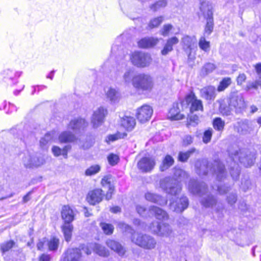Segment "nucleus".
Returning a JSON list of instances; mask_svg holds the SVG:
<instances>
[{
	"mask_svg": "<svg viewBox=\"0 0 261 261\" xmlns=\"http://www.w3.org/2000/svg\"><path fill=\"white\" fill-rule=\"evenodd\" d=\"M118 226L119 227V228H120L121 229H122V230L124 231H128L130 233H132V232L133 231L132 227L128 225L123 222H119L118 224Z\"/></svg>",
	"mask_w": 261,
	"mask_h": 261,
	"instance_id": "57",
	"label": "nucleus"
},
{
	"mask_svg": "<svg viewBox=\"0 0 261 261\" xmlns=\"http://www.w3.org/2000/svg\"><path fill=\"white\" fill-rule=\"evenodd\" d=\"M52 152L56 156H59L62 155V149L58 146H54L51 148Z\"/></svg>",
	"mask_w": 261,
	"mask_h": 261,
	"instance_id": "61",
	"label": "nucleus"
},
{
	"mask_svg": "<svg viewBox=\"0 0 261 261\" xmlns=\"http://www.w3.org/2000/svg\"><path fill=\"white\" fill-rule=\"evenodd\" d=\"M145 198L147 201L160 205H165L167 202V200L162 196L151 192H147L145 194Z\"/></svg>",
	"mask_w": 261,
	"mask_h": 261,
	"instance_id": "25",
	"label": "nucleus"
},
{
	"mask_svg": "<svg viewBox=\"0 0 261 261\" xmlns=\"http://www.w3.org/2000/svg\"><path fill=\"white\" fill-rule=\"evenodd\" d=\"M59 140L61 143L72 142L75 140V137L70 132L65 131L59 135Z\"/></svg>",
	"mask_w": 261,
	"mask_h": 261,
	"instance_id": "34",
	"label": "nucleus"
},
{
	"mask_svg": "<svg viewBox=\"0 0 261 261\" xmlns=\"http://www.w3.org/2000/svg\"><path fill=\"white\" fill-rule=\"evenodd\" d=\"M199 121V117L197 115H191L189 117V121L188 124L190 125H195L198 124Z\"/></svg>",
	"mask_w": 261,
	"mask_h": 261,
	"instance_id": "60",
	"label": "nucleus"
},
{
	"mask_svg": "<svg viewBox=\"0 0 261 261\" xmlns=\"http://www.w3.org/2000/svg\"><path fill=\"white\" fill-rule=\"evenodd\" d=\"M14 244L15 243L13 241H8L1 245V249L3 252H7L13 247Z\"/></svg>",
	"mask_w": 261,
	"mask_h": 261,
	"instance_id": "50",
	"label": "nucleus"
},
{
	"mask_svg": "<svg viewBox=\"0 0 261 261\" xmlns=\"http://www.w3.org/2000/svg\"><path fill=\"white\" fill-rule=\"evenodd\" d=\"M216 68L215 64L211 63H206L201 68L200 74L202 76H206L213 72Z\"/></svg>",
	"mask_w": 261,
	"mask_h": 261,
	"instance_id": "36",
	"label": "nucleus"
},
{
	"mask_svg": "<svg viewBox=\"0 0 261 261\" xmlns=\"http://www.w3.org/2000/svg\"><path fill=\"white\" fill-rule=\"evenodd\" d=\"M150 230L154 234L163 237H170L173 231L171 226L166 223L153 222L149 226Z\"/></svg>",
	"mask_w": 261,
	"mask_h": 261,
	"instance_id": "10",
	"label": "nucleus"
},
{
	"mask_svg": "<svg viewBox=\"0 0 261 261\" xmlns=\"http://www.w3.org/2000/svg\"><path fill=\"white\" fill-rule=\"evenodd\" d=\"M188 189L190 193L200 197V202L205 207H212L217 202L216 198L211 194L204 182H199L194 179L190 180Z\"/></svg>",
	"mask_w": 261,
	"mask_h": 261,
	"instance_id": "3",
	"label": "nucleus"
},
{
	"mask_svg": "<svg viewBox=\"0 0 261 261\" xmlns=\"http://www.w3.org/2000/svg\"><path fill=\"white\" fill-rule=\"evenodd\" d=\"M107 159L109 164L112 166L116 165L119 161V156L117 155L114 153L110 154L108 156Z\"/></svg>",
	"mask_w": 261,
	"mask_h": 261,
	"instance_id": "49",
	"label": "nucleus"
},
{
	"mask_svg": "<svg viewBox=\"0 0 261 261\" xmlns=\"http://www.w3.org/2000/svg\"><path fill=\"white\" fill-rule=\"evenodd\" d=\"M91 247L93 252L100 256L107 257L110 255L109 251L105 246L99 244L93 243Z\"/></svg>",
	"mask_w": 261,
	"mask_h": 261,
	"instance_id": "30",
	"label": "nucleus"
},
{
	"mask_svg": "<svg viewBox=\"0 0 261 261\" xmlns=\"http://www.w3.org/2000/svg\"><path fill=\"white\" fill-rule=\"evenodd\" d=\"M148 212H149L148 217L154 216L159 220H166L168 218L166 212L155 206H150L148 208Z\"/></svg>",
	"mask_w": 261,
	"mask_h": 261,
	"instance_id": "22",
	"label": "nucleus"
},
{
	"mask_svg": "<svg viewBox=\"0 0 261 261\" xmlns=\"http://www.w3.org/2000/svg\"><path fill=\"white\" fill-rule=\"evenodd\" d=\"M225 122L220 118H216L213 120L214 128L218 131H222L224 129Z\"/></svg>",
	"mask_w": 261,
	"mask_h": 261,
	"instance_id": "43",
	"label": "nucleus"
},
{
	"mask_svg": "<svg viewBox=\"0 0 261 261\" xmlns=\"http://www.w3.org/2000/svg\"><path fill=\"white\" fill-rule=\"evenodd\" d=\"M160 188L167 194L176 196L182 190L181 183L175 178L167 176L160 180Z\"/></svg>",
	"mask_w": 261,
	"mask_h": 261,
	"instance_id": "6",
	"label": "nucleus"
},
{
	"mask_svg": "<svg viewBox=\"0 0 261 261\" xmlns=\"http://www.w3.org/2000/svg\"><path fill=\"white\" fill-rule=\"evenodd\" d=\"M35 162L37 165H32V167H38L43 165L44 162V159L40 154L33 153L32 163Z\"/></svg>",
	"mask_w": 261,
	"mask_h": 261,
	"instance_id": "46",
	"label": "nucleus"
},
{
	"mask_svg": "<svg viewBox=\"0 0 261 261\" xmlns=\"http://www.w3.org/2000/svg\"><path fill=\"white\" fill-rule=\"evenodd\" d=\"M183 49L188 54L190 58L192 50L196 46V39L195 37L185 36L181 41Z\"/></svg>",
	"mask_w": 261,
	"mask_h": 261,
	"instance_id": "15",
	"label": "nucleus"
},
{
	"mask_svg": "<svg viewBox=\"0 0 261 261\" xmlns=\"http://www.w3.org/2000/svg\"><path fill=\"white\" fill-rule=\"evenodd\" d=\"M195 168L197 173L199 175L207 174L209 170L214 172L219 183L213 186L212 188L216 190L219 194H225L230 190V186H228L225 182L226 174L224 166L220 162L215 161L213 164H210L206 160H198L195 163Z\"/></svg>",
	"mask_w": 261,
	"mask_h": 261,
	"instance_id": "1",
	"label": "nucleus"
},
{
	"mask_svg": "<svg viewBox=\"0 0 261 261\" xmlns=\"http://www.w3.org/2000/svg\"><path fill=\"white\" fill-rule=\"evenodd\" d=\"M199 46L205 52H208L210 49V43L206 40L204 36L201 37L199 40Z\"/></svg>",
	"mask_w": 261,
	"mask_h": 261,
	"instance_id": "41",
	"label": "nucleus"
},
{
	"mask_svg": "<svg viewBox=\"0 0 261 261\" xmlns=\"http://www.w3.org/2000/svg\"><path fill=\"white\" fill-rule=\"evenodd\" d=\"M2 75L5 82L8 85H13L17 82V78L20 75V73L6 69L2 73Z\"/></svg>",
	"mask_w": 261,
	"mask_h": 261,
	"instance_id": "20",
	"label": "nucleus"
},
{
	"mask_svg": "<svg viewBox=\"0 0 261 261\" xmlns=\"http://www.w3.org/2000/svg\"><path fill=\"white\" fill-rule=\"evenodd\" d=\"M186 101L188 104L191 103L190 111L193 113L196 111H203L202 101L197 99L194 93L191 92L186 97Z\"/></svg>",
	"mask_w": 261,
	"mask_h": 261,
	"instance_id": "18",
	"label": "nucleus"
},
{
	"mask_svg": "<svg viewBox=\"0 0 261 261\" xmlns=\"http://www.w3.org/2000/svg\"><path fill=\"white\" fill-rule=\"evenodd\" d=\"M251 186V181L249 179H245L242 181V187L244 191L250 188Z\"/></svg>",
	"mask_w": 261,
	"mask_h": 261,
	"instance_id": "62",
	"label": "nucleus"
},
{
	"mask_svg": "<svg viewBox=\"0 0 261 261\" xmlns=\"http://www.w3.org/2000/svg\"><path fill=\"white\" fill-rule=\"evenodd\" d=\"M114 190V187L112 185H109V190L106 195V199L107 200H109L111 199Z\"/></svg>",
	"mask_w": 261,
	"mask_h": 261,
	"instance_id": "64",
	"label": "nucleus"
},
{
	"mask_svg": "<svg viewBox=\"0 0 261 261\" xmlns=\"http://www.w3.org/2000/svg\"><path fill=\"white\" fill-rule=\"evenodd\" d=\"M174 163L173 158L170 155H166L160 165V170L165 171L172 166Z\"/></svg>",
	"mask_w": 261,
	"mask_h": 261,
	"instance_id": "32",
	"label": "nucleus"
},
{
	"mask_svg": "<svg viewBox=\"0 0 261 261\" xmlns=\"http://www.w3.org/2000/svg\"><path fill=\"white\" fill-rule=\"evenodd\" d=\"M130 59L134 65L140 68L148 66L152 61L149 54L142 51H135L132 54Z\"/></svg>",
	"mask_w": 261,
	"mask_h": 261,
	"instance_id": "9",
	"label": "nucleus"
},
{
	"mask_svg": "<svg viewBox=\"0 0 261 261\" xmlns=\"http://www.w3.org/2000/svg\"><path fill=\"white\" fill-rule=\"evenodd\" d=\"M159 42V39L156 37H144L140 40L138 42V46L142 48H148L154 47Z\"/></svg>",
	"mask_w": 261,
	"mask_h": 261,
	"instance_id": "23",
	"label": "nucleus"
},
{
	"mask_svg": "<svg viewBox=\"0 0 261 261\" xmlns=\"http://www.w3.org/2000/svg\"><path fill=\"white\" fill-rule=\"evenodd\" d=\"M195 151V149L192 148L186 152H180L178 156V160L182 162H186Z\"/></svg>",
	"mask_w": 261,
	"mask_h": 261,
	"instance_id": "39",
	"label": "nucleus"
},
{
	"mask_svg": "<svg viewBox=\"0 0 261 261\" xmlns=\"http://www.w3.org/2000/svg\"><path fill=\"white\" fill-rule=\"evenodd\" d=\"M87 125V123L85 119L79 118L72 120L68 125V127L76 131L84 128Z\"/></svg>",
	"mask_w": 261,
	"mask_h": 261,
	"instance_id": "29",
	"label": "nucleus"
},
{
	"mask_svg": "<svg viewBox=\"0 0 261 261\" xmlns=\"http://www.w3.org/2000/svg\"><path fill=\"white\" fill-rule=\"evenodd\" d=\"M173 29L172 25L170 24H164L160 31V34L163 36H167L169 35V32Z\"/></svg>",
	"mask_w": 261,
	"mask_h": 261,
	"instance_id": "55",
	"label": "nucleus"
},
{
	"mask_svg": "<svg viewBox=\"0 0 261 261\" xmlns=\"http://www.w3.org/2000/svg\"><path fill=\"white\" fill-rule=\"evenodd\" d=\"M107 246L117 253L119 256H123L126 253L125 248L118 242L109 239L106 242Z\"/></svg>",
	"mask_w": 261,
	"mask_h": 261,
	"instance_id": "19",
	"label": "nucleus"
},
{
	"mask_svg": "<svg viewBox=\"0 0 261 261\" xmlns=\"http://www.w3.org/2000/svg\"><path fill=\"white\" fill-rule=\"evenodd\" d=\"M231 83V80L230 77L224 78L220 83V84L217 89L218 91L219 92L224 91L230 85Z\"/></svg>",
	"mask_w": 261,
	"mask_h": 261,
	"instance_id": "45",
	"label": "nucleus"
},
{
	"mask_svg": "<svg viewBox=\"0 0 261 261\" xmlns=\"http://www.w3.org/2000/svg\"><path fill=\"white\" fill-rule=\"evenodd\" d=\"M167 5V2L165 0H161L151 6L150 8L154 11H157L161 8L165 7Z\"/></svg>",
	"mask_w": 261,
	"mask_h": 261,
	"instance_id": "52",
	"label": "nucleus"
},
{
	"mask_svg": "<svg viewBox=\"0 0 261 261\" xmlns=\"http://www.w3.org/2000/svg\"><path fill=\"white\" fill-rule=\"evenodd\" d=\"M189 205V200L186 196H182L175 201L171 202L169 207L171 210L176 213H181Z\"/></svg>",
	"mask_w": 261,
	"mask_h": 261,
	"instance_id": "12",
	"label": "nucleus"
},
{
	"mask_svg": "<svg viewBox=\"0 0 261 261\" xmlns=\"http://www.w3.org/2000/svg\"><path fill=\"white\" fill-rule=\"evenodd\" d=\"M133 85L138 90L151 91L154 85L153 77L148 73H138L133 77Z\"/></svg>",
	"mask_w": 261,
	"mask_h": 261,
	"instance_id": "7",
	"label": "nucleus"
},
{
	"mask_svg": "<svg viewBox=\"0 0 261 261\" xmlns=\"http://www.w3.org/2000/svg\"><path fill=\"white\" fill-rule=\"evenodd\" d=\"M212 129H209L204 132L203 136V141L204 143H207L211 141L212 136Z\"/></svg>",
	"mask_w": 261,
	"mask_h": 261,
	"instance_id": "56",
	"label": "nucleus"
},
{
	"mask_svg": "<svg viewBox=\"0 0 261 261\" xmlns=\"http://www.w3.org/2000/svg\"><path fill=\"white\" fill-rule=\"evenodd\" d=\"M229 155L233 160L230 168V173L233 180H237L240 173V168L236 163L235 159H238L240 162L246 167L252 166L255 159V153L245 148L240 149L239 151H236L234 153L230 152Z\"/></svg>",
	"mask_w": 261,
	"mask_h": 261,
	"instance_id": "2",
	"label": "nucleus"
},
{
	"mask_svg": "<svg viewBox=\"0 0 261 261\" xmlns=\"http://www.w3.org/2000/svg\"><path fill=\"white\" fill-rule=\"evenodd\" d=\"M168 118L173 120H180L184 118V115L180 113L179 104L173 103L172 107L169 111Z\"/></svg>",
	"mask_w": 261,
	"mask_h": 261,
	"instance_id": "26",
	"label": "nucleus"
},
{
	"mask_svg": "<svg viewBox=\"0 0 261 261\" xmlns=\"http://www.w3.org/2000/svg\"><path fill=\"white\" fill-rule=\"evenodd\" d=\"M71 222H65L62 226V230L64 233L65 239L67 242L70 241L73 230V226Z\"/></svg>",
	"mask_w": 261,
	"mask_h": 261,
	"instance_id": "33",
	"label": "nucleus"
},
{
	"mask_svg": "<svg viewBox=\"0 0 261 261\" xmlns=\"http://www.w3.org/2000/svg\"><path fill=\"white\" fill-rule=\"evenodd\" d=\"M246 80V75L242 73H240L237 77V82L238 85H242Z\"/></svg>",
	"mask_w": 261,
	"mask_h": 261,
	"instance_id": "59",
	"label": "nucleus"
},
{
	"mask_svg": "<svg viewBox=\"0 0 261 261\" xmlns=\"http://www.w3.org/2000/svg\"><path fill=\"white\" fill-rule=\"evenodd\" d=\"M238 124V132L240 134H250L254 130L252 122L247 119L239 122Z\"/></svg>",
	"mask_w": 261,
	"mask_h": 261,
	"instance_id": "21",
	"label": "nucleus"
},
{
	"mask_svg": "<svg viewBox=\"0 0 261 261\" xmlns=\"http://www.w3.org/2000/svg\"><path fill=\"white\" fill-rule=\"evenodd\" d=\"M153 113V110L151 107L145 105L138 108L136 113V117L141 123L148 121Z\"/></svg>",
	"mask_w": 261,
	"mask_h": 261,
	"instance_id": "11",
	"label": "nucleus"
},
{
	"mask_svg": "<svg viewBox=\"0 0 261 261\" xmlns=\"http://www.w3.org/2000/svg\"><path fill=\"white\" fill-rule=\"evenodd\" d=\"M200 9L202 12L204 18L206 20L204 28V35L208 36L212 33L214 29L213 13L212 8L206 3H202L201 4Z\"/></svg>",
	"mask_w": 261,
	"mask_h": 261,
	"instance_id": "8",
	"label": "nucleus"
},
{
	"mask_svg": "<svg viewBox=\"0 0 261 261\" xmlns=\"http://www.w3.org/2000/svg\"><path fill=\"white\" fill-rule=\"evenodd\" d=\"M179 42L176 37H172L167 39L163 49L161 50V54L163 56L168 55L173 49V46L177 44Z\"/></svg>",
	"mask_w": 261,
	"mask_h": 261,
	"instance_id": "27",
	"label": "nucleus"
},
{
	"mask_svg": "<svg viewBox=\"0 0 261 261\" xmlns=\"http://www.w3.org/2000/svg\"><path fill=\"white\" fill-rule=\"evenodd\" d=\"M200 94L201 97L207 100H214L216 96V89L212 86L205 87L200 90Z\"/></svg>",
	"mask_w": 261,
	"mask_h": 261,
	"instance_id": "24",
	"label": "nucleus"
},
{
	"mask_svg": "<svg viewBox=\"0 0 261 261\" xmlns=\"http://www.w3.org/2000/svg\"><path fill=\"white\" fill-rule=\"evenodd\" d=\"M107 115V110L101 107L95 110L93 114L91 122L95 128L102 124L106 116Z\"/></svg>",
	"mask_w": 261,
	"mask_h": 261,
	"instance_id": "13",
	"label": "nucleus"
},
{
	"mask_svg": "<svg viewBox=\"0 0 261 261\" xmlns=\"http://www.w3.org/2000/svg\"><path fill=\"white\" fill-rule=\"evenodd\" d=\"M193 142V138L190 135L186 136L183 139V143L185 146L191 144Z\"/></svg>",
	"mask_w": 261,
	"mask_h": 261,
	"instance_id": "63",
	"label": "nucleus"
},
{
	"mask_svg": "<svg viewBox=\"0 0 261 261\" xmlns=\"http://www.w3.org/2000/svg\"><path fill=\"white\" fill-rule=\"evenodd\" d=\"M134 73V71L133 68L127 69L125 71L123 76V80L125 84H129L130 83L133 84V77L135 76Z\"/></svg>",
	"mask_w": 261,
	"mask_h": 261,
	"instance_id": "38",
	"label": "nucleus"
},
{
	"mask_svg": "<svg viewBox=\"0 0 261 261\" xmlns=\"http://www.w3.org/2000/svg\"><path fill=\"white\" fill-rule=\"evenodd\" d=\"M163 20L164 17L163 16L154 18L150 20L148 27L150 29L157 28L163 22Z\"/></svg>",
	"mask_w": 261,
	"mask_h": 261,
	"instance_id": "40",
	"label": "nucleus"
},
{
	"mask_svg": "<svg viewBox=\"0 0 261 261\" xmlns=\"http://www.w3.org/2000/svg\"><path fill=\"white\" fill-rule=\"evenodd\" d=\"M226 200L230 205H233L237 201V195L236 193H230L227 196Z\"/></svg>",
	"mask_w": 261,
	"mask_h": 261,
	"instance_id": "54",
	"label": "nucleus"
},
{
	"mask_svg": "<svg viewBox=\"0 0 261 261\" xmlns=\"http://www.w3.org/2000/svg\"><path fill=\"white\" fill-rule=\"evenodd\" d=\"M246 109V104L242 94L233 92L230 94L227 103L223 102L220 105L219 111L223 116H230L232 111L236 114H242Z\"/></svg>",
	"mask_w": 261,
	"mask_h": 261,
	"instance_id": "4",
	"label": "nucleus"
},
{
	"mask_svg": "<svg viewBox=\"0 0 261 261\" xmlns=\"http://www.w3.org/2000/svg\"><path fill=\"white\" fill-rule=\"evenodd\" d=\"M82 253L77 248L68 249L63 255L61 261H80Z\"/></svg>",
	"mask_w": 261,
	"mask_h": 261,
	"instance_id": "16",
	"label": "nucleus"
},
{
	"mask_svg": "<svg viewBox=\"0 0 261 261\" xmlns=\"http://www.w3.org/2000/svg\"><path fill=\"white\" fill-rule=\"evenodd\" d=\"M59 244V240L56 238H52L47 241V245L50 251H56Z\"/></svg>",
	"mask_w": 261,
	"mask_h": 261,
	"instance_id": "42",
	"label": "nucleus"
},
{
	"mask_svg": "<svg viewBox=\"0 0 261 261\" xmlns=\"http://www.w3.org/2000/svg\"><path fill=\"white\" fill-rule=\"evenodd\" d=\"M155 165L154 159L150 157L142 158L137 164L139 169L145 173L150 172L154 168Z\"/></svg>",
	"mask_w": 261,
	"mask_h": 261,
	"instance_id": "14",
	"label": "nucleus"
},
{
	"mask_svg": "<svg viewBox=\"0 0 261 261\" xmlns=\"http://www.w3.org/2000/svg\"><path fill=\"white\" fill-rule=\"evenodd\" d=\"M100 169V167L98 165L91 166L88 168L85 172L86 175L91 176L98 173Z\"/></svg>",
	"mask_w": 261,
	"mask_h": 261,
	"instance_id": "48",
	"label": "nucleus"
},
{
	"mask_svg": "<svg viewBox=\"0 0 261 261\" xmlns=\"http://www.w3.org/2000/svg\"><path fill=\"white\" fill-rule=\"evenodd\" d=\"M93 243H89L87 244H83L80 246L78 249H80L81 251H83L86 254L90 255L91 254V249H92V247L91 245H93Z\"/></svg>",
	"mask_w": 261,
	"mask_h": 261,
	"instance_id": "53",
	"label": "nucleus"
},
{
	"mask_svg": "<svg viewBox=\"0 0 261 261\" xmlns=\"http://www.w3.org/2000/svg\"><path fill=\"white\" fill-rule=\"evenodd\" d=\"M53 139V134L51 133H46L45 136L42 138L40 141V146L42 148H44L46 145L51 142Z\"/></svg>",
	"mask_w": 261,
	"mask_h": 261,
	"instance_id": "44",
	"label": "nucleus"
},
{
	"mask_svg": "<svg viewBox=\"0 0 261 261\" xmlns=\"http://www.w3.org/2000/svg\"><path fill=\"white\" fill-rule=\"evenodd\" d=\"M100 226L104 233L107 235L111 234L113 232L114 228L112 224L106 223H101Z\"/></svg>",
	"mask_w": 261,
	"mask_h": 261,
	"instance_id": "47",
	"label": "nucleus"
},
{
	"mask_svg": "<svg viewBox=\"0 0 261 261\" xmlns=\"http://www.w3.org/2000/svg\"><path fill=\"white\" fill-rule=\"evenodd\" d=\"M121 134L120 133H118L114 135H110L108 136L106 140V142L108 143H110V142H113L114 141L118 139L121 138Z\"/></svg>",
	"mask_w": 261,
	"mask_h": 261,
	"instance_id": "58",
	"label": "nucleus"
},
{
	"mask_svg": "<svg viewBox=\"0 0 261 261\" xmlns=\"http://www.w3.org/2000/svg\"><path fill=\"white\" fill-rule=\"evenodd\" d=\"M121 125L127 131L132 130L136 125V120L133 117L125 116L121 121Z\"/></svg>",
	"mask_w": 261,
	"mask_h": 261,
	"instance_id": "31",
	"label": "nucleus"
},
{
	"mask_svg": "<svg viewBox=\"0 0 261 261\" xmlns=\"http://www.w3.org/2000/svg\"><path fill=\"white\" fill-rule=\"evenodd\" d=\"M136 210L138 213L144 217H148L149 212L148 209L146 208L143 206L138 205L136 206Z\"/></svg>",
	"mask_w": 261,
	"mask_h": 261,
	"instance_id": "51",
	"label": "nucleus"
},
{
	"mask_svg": "<svg viewBox=\"0 0 261 261\" xmlns=\"http://www.w3.org/2000/svg\"><path fill=\"white\" fill-rule=\"evenodd\" d=\"M104 193L100 189H96L89 192L87 200L89 204L95 205L101 202L103 198Z\"/></svg>",
	"mask_w": 261,
	"mask_h": 261,
	"instance_id": "17",
	"label": "nucleus"
},
{
	"mask_svg": "<svg viewBox=\"0 0 261 261\" xmlns=\"http://www.w3.org/2000/svg\"><path fill=\"white\" fill-rule=\"evenodd\" d=\"M61 216L62 219L64 220V222H71L74 218L73 210L68 205L63 206Z\"/></svg>",
	"mask_w": 261,
	"mask_h": 261,
	"instance_id": "28",
	"label": "nucleus"
},
{
	"mask_svg": "<svg viewBox=\"0 0 261 261\" xmlns=\"http://www.w3.org/2000/svg\"><path fill=\"white\" fill-rule=\"evenodd\" d=\"M33 153L27 152L25 153L22 158V163L24 166L27 168H32V165H37L36 163H32Z\"/></svg>",
	"mask_w": 261,
	"mask_h": 261,
	"instance_id": "37",
	"label": "nucleus"
},
{
	"mask_svg": "<svg viewBox=\"0 0 261 261\" xmlns=\"http://www.w3.org/2000/svg\"><path fill=\"white\" fill-rule=\"evenodd\" d=\"M131 241L137 246L145 249L152 250L155 248L156 241L152 236L143 233H134Z\"/></svg>",
	"mask_w": 261,
	"mask_h": 261,
	"instance_id": "5",
	"label": "nucleus"
},
{
	"mask_svg": "<svg viewBox=\"0 0 261 261\" xmlns=\"http://www.w3.org/2000/svg\"><path fill=\"white\" fill-rule=\"evenodd\" d=\"M107 98L111 102H116L119 97V92L115 89L110 88L106 92Z\"/></svg>",
	"mask_w": 261,
	"mask_h": 261,
	"instance_id": "35",
	"label": "nucleus"
}]
</instances>
